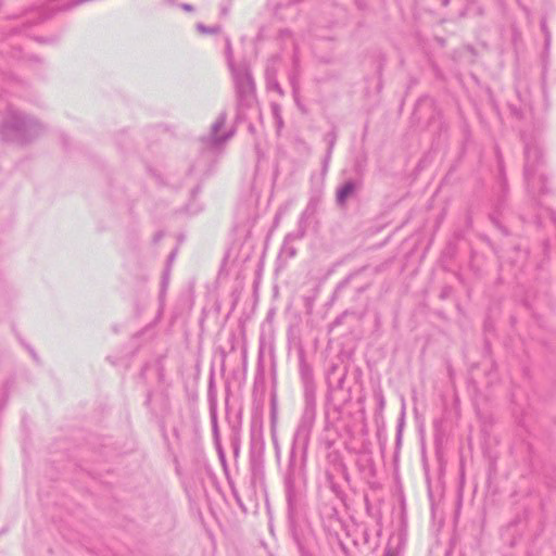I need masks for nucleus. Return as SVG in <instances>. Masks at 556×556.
Here are the masks:
<instances>
[{
    "mask_svg": "<svg viewBox=\"0 0 556 556\" xmlns=\"http://www.w3.org/2000/svg\"><path fill=\"white\" fill-rule=\"evenodd\" d=\"M307 447L299 446L295 442L288 455V463L282 471L287 510L290 515L302 511L305 505L307 477H306Z\"/></svg>",
    "mask_w": 556,
    "mask_h": 556,
    "instance_id": "f257e3e1",
    "label": "nucleus"
},
{
    "mask_svg": "<svg viewBox=\"0 0 556 556\" xmlns=\"http://www.w3.org/2000/svg\"><path fill=\"white\" fill-rule=\"evenodd\" d=\"M45 131V127L36 118L21 111L9 108L0 125L2 140L18 144H25Z\"/></svg>",
    "mask_w": 556,
    "mask_h": 556,
    "instance_id": "f03ea898",
    "label": "nucleus"
},
{
    "mask_svg": "<svg viewBox=\"0 0 556 556\" xmlns=\"http://www.w3.org/2000/svg\"><path fill=\"white\" fill-rule=\"evenodd\" d=\"M525 141V180L530 194H547L551 190L547 186V177L543 170V152L536 140H530L522 136Z\"/></svg>",
    "mask_w": 556,
    "mask_h": 556,
    "instance_id": "7ed1b4c3",
    "label": "nucleus"
},
{
    "mask_svg": "<svg viewBox=\"0 0 556 556\" xmlns=\"http://www.w3.org/2000/svg\"><path fill=\"white\" fill-rule=\"evenodd\" d=\"M237 97L235 123L240 124L248 118V111L258 113L255 97V83L247 65L230 66Z\"/></svg>",
    "mask_w": 556,
    "mask_h": 556,
    "instance_id": "20e7f679",
    "label": "nucleus"
},
{
    "mask_svg": "<svg viewBox=\"0 0 556 556\" xmlns=\"http://www.w3.org/2000/svg\"><path fill=\"white\" fill-rule=\"evenodd\" d=\"M338 505L339 502L334 495L320 492L316 505V515L328 543L330 545L337 543L344 549V543L340 539L343 521L339 515Z\"/></svg>",
    "mask_w": 556,
    "mask_h": 556,
    "instance_id": "39448f33",
    "label": "nucleus"
},
{
    "mask_svg": "<svg viewBox=\"0 0 556 556\" xmlns=\"http://www.w3.org/2000/svg\"><path fill=\"white\" fill-rule=\"evenodd\" d=\"M346 375L348 369L340 367L338 364H331L326 370V416H328L329 407L333 408L336 412H340L342 407L351 401V388H345Z\"/></svg>",
    "mask_w": 556,
    "mask_h": 556,
    "instance_id": "423d86ee",
    "label": "nucleus"
},
{
    "mask_svg": "<svg viewBox=\"0 0 556 556\" xmlns=\"http://www.w3.org/2000/svg\"><path fill=\"white\" fill-rule=\"evenodd\" d=\"M301 511L290 515L287 510L288 523L293 542L300 556H316L315 549L318 541L314 529L309 525H301L298 519Z\"/></svg>",
    "mask_w": 556,
    "mask_h": 556,
    "instance_id": "0eeeda50",
    "label": "nucleus"
},
{
    "mask_svg": "<svg viewBox=\"0 0 556 556\" xmlns=\"http://www.w3.org/2000/svg\"><path fill=\"white\" fill-rule=\"evenodd\" d=\"M227 121V113L225 111L220 112L214 123L211 125L210 132L203 136L200 139L203 153L205 154H214L219 151L225 143L230 140L236 129L231 127L222 132V129L225 128V124Z\"/></svg>",
    "mask_w": 556,
    "mask_h": 556,
    "instance_id": "6e6552de",
    "label": "nucleus"
},
{
    "mask_svg": "<svg viewBox=\"0 0 556 556\" xmlns=\"http://www.w3.org/2000/svg\"><path fill=\"white\" fill-rule=\"evenodd\" d=\"M303 399L304 407L293 442L298 445L300 442L301 446L308 447L311 432L316 420V395H306Z\"/></svg>",
    "mask_w": 556,
    "mask_h": 556,
    "instance_id": "1a4fd4ad",
    "label": "nucleus"
},
{
    "mask_svg": "<svg viewBox=\"0 0 556 556\" xmlns=\"http://www.w3.org/2000/svg\"><path fill=\"white\" fill-rule=\"evenodd\" d=\"M363 164L357 161L355 163V172L357 178H350L340 185L336 191V203L340 207H344L348 200L353 198L363 188Z\"/></svg>",
    "mask_w": 556,
    "mask_h": 556,
    "instance_id": "9d476101",
    "label": "nucleus"
},
{
    "mask_svg": "<svg viewBox=\"0 0 556 556\" xmlns=\"http://www.w3.org/2000/svg\"><path fill=\"white\" fill-rule=\"evenodd\" d=\"M299 375L303 388V396L316 395V387L314 381V372L312 366L306 362L305 352L300 349L299 354Z\"/></svg>",
    "mask_w": 556,
    "mask_h": 556,
    "instance_id": "9b49d317",
    "label": "nucleus"
},
{
    "mask_svg": "<svg viewBox=\"0 0 556 556\" xmlns=\"http://www.w3.org/2000/svg\"><path fill=\"white\" fill-rule=\"evenodd\" d=\"M34 17H36V20L38 22H41V21L48 18L49 14L46 12V9H42V8H39L36 10H30L29 12L26 13V17L22 21L21 25L12 27L11 31L12 33L18 31V33L28 35L27 34L28 24L34 21Z\"/></svg>",
    "mask_w": 556,
    "mask_h": 556,
    "instance_id": "f8f14e48",
    "label": "nucleus"
},
{
    "mask_svg": "<svg viewBox=\"0 0 556 556\" xmlns=\"http://www.w3.org/2000/svg\"><path fill=\"white\" fill-rule=\"evenodd\" d=\"M321 198H323V184L320 186H315L312 188L308 202L302 213H304L307 216H311L312 218H315L318 206L321 202Z\"/></svg>",
    "mask_w": 556,
    "mask_h": 556,
    "instance_id": "ddd939ff",
    "label": "nucleus"
},
{
    "mask_svg": "<svg viewBox=\"0 0 556 556\" xmlns=\"http://www.w3.org/2000/svg\"><path fill=\"white\" fill-rule=\"evenodd\" d=\"M250 471L252 482H261L264 478V462L261 453L252 452L250 455Z\"/></svg>",
    "mask_w": 556,
    "mask_h": 556,
    "instance_id": "4468645a",
    "label": "nucleus"
},
{
    "mask_svg": "<svg viewBox=\"0 0 556 556\" xmlns=\"http://www.w3.org/2000/svg\"><path fill=\"white\" fill-rule=\"evenodd\" d=\"M314 218L301 213L294 231L288 233V239H303Z\"/></svg>",
    "mask_w": 556,
    "mask_h": 556,
    "instance_id": "2eb2a0df",
    "label": "nucleus"
},
{
    "mask_svg": "<svg viewBox=\"0 0 556 556\" xmlns=\"http://www.w3.org/2000/svg\"><path fill=\"white\" fill-rule=\"evenodd\" d=\"M296 239H288V235H286L283 244L281 248V253L285 254L287 257L292 258L296 254V249L292 245V242Z\"/></svg>",
    "mask_w": 556,
    "mask_h": 556,
    "instance_id": "dca6fc26",
    "label": "nucleus"
},
{
    "mask_svg": "<svg viewBox=\"0 0 556 556\" xmlns=\"http://www.w3.org/2000/svg\"><path fill=\"white\" fill-rule=\"evenodd\" d=\"M197 29L201 33V34H205V35H214V34H218L222 29V27L219 25H215V26H206L202 23H198L197 24Z\"/></svg>",
    "mask_w": 556,
    "mask_h": 556,
    "instance_id": "f3484780",
    "label": "nucleus"
},
{
    "mask_svg": "<svg viewBox=\"0 0 556 556\" xmlns=\"http://www.w3.org/2000/svg\"><path fill=\"white\" fill-rule=\"evenodd\" d=\"M492 223L502 230L504 235H509V231L500 222V206H496L494 212L490 215Z\"/></svg>",
    "mask_w": 556,
    "mask_h": 556,
    "instance_id": "a211bd4d",
    "label": "nucleus"
},
{
    "mask_svg": "<svg viewBox=\"0 0 556 556\" xmlns=\"http://www.w3.org/2000/svg\"><path fill=\"white\" fill-rule=\"evenodd\" d=\"M12 36H13V34H10L9 37L4 41L0 42V53L1 54H10L12 58H16L17 56L16 53L8 50V47L12 45L11 43Z\"/></svg>",
    "mask_w": 556,
    "mask_h": 556,
    "instance_id": "6ab92c4d",
    "label": "nucleus"
},
{
    "mask_svg": "<svg viewBox=\"0 0 556 556\" xmlns=\"http://www.w3.org/2000/svg\"><path fill=\"white\" fill-rule=\"evenodd\" d=\"M496 156H497L498 172H500V176H501V184H502L503 190L505 191V189H506V179H505V175H504L503 160H502V156L500 154L498 149H496Z\"/></svg>",
    "mask_w": 556,
    "mask_h": 556,
    "instance_id": "aec40b11",
    "label": "nucleus"
},
{
    "mask_svg": "<svg viewBox=\"0 0 556 556\" xmlns=\"http://www.w3.org/2000/svg\"><path fill=\"white\" fill-rule=\"evenodd\" d=\"M326 140L328 142V149L327 151H331L333 150V147L336 144V140H337V134L336 131H330L329 134L326 135Z\"/></svg>",
    "mask_w": 556,
    "mask_h": 556,
    "instance_id": "412c9836",
    "label": "nucleus"
},
{
    "mask_svg": "<svg viewBox=\"0 0 556 556\" xmlns=\"http://www.w3.org/2000/svg\"><path fill=\"white\" fill-rule=\"evenodd\" d=\"M375 397H376V401H377V404H378V408L380 410H383L384 408V405H386V401H384V396L382 394L381 391H378L375 393Z\"/></svg>",
    "mask_w": 556,
    "mask_h": 556,
    "instance_id": "4be33fe9",
    "label": "nucleus"
},
{
    "mask_svg": "<svg viewBox=\"0 0 556 556\" xmlns=\"http://www.w3.org/2000/svg\"><path fill=\"white\" fill-rule=\"evenodd\" d=\"M352 277H353V274L349 275L345 279H343V280H342V281L337 286V288H336V293H339L342 289H344V288L349 285V282H350V280L352 279Z\"/></svg>",
    "mask_w": 556,
    "mask_h": 556,
    "instance_id": "5701e85b",
    "label": "nucleus"
},
{
    "mask_svg": "<svg viewBox=\"0 0 556 556\" xmlns=\"http://www.w3.org/2000/svg\"><path fill=\"white\" fill-rule=\"evenodd\" d=\"M331 151H327L326 152V155L324 157V161H323V173L325 174L327 170H328V166H329V162H330V159H331Z\"/></svg>",
    "mask_w": 556,
    "mask_h": 556,
    "instance_id": "b1692460",
    "label": "nucleus"
},
{
    "mask_svg": "<svg viewBox=\"0 0 556 556\" xmlns=\"http://www.w3.org/2000/svg\"><path fill=\"white\" fill-rule=\"evenodd\" d=\"M169 267H166L165 270L163 271V277H162V289L165 290L166 289V286L168 283V278H169Z\"/></svg>",
    "mask_w": 556,
    "mask_h": 556,
    "instance_id": "393cba45",
    "label": "nucleus"
},
{
    "mask_svg": "<svg viewBox=\"0 0 556 556\" xmlns=\"http://www.w3.org/2000/svg\"><path fill=\"white\" fill-rule=\"evenodd\" d=\"M541 27H542V30L544 31L545 34V43L548 45L549 43V34L547 33V29H546V22L545 21H542L541 22Z\"/></svg>",
    "mask_w": 556,
    "mask_h": 556,
    "instance_id": "a878e982",
    "label": "nucleus"
},
{
    "mask_svg": "<svg viewBox=\"0 0 556 556\" xmlns=\"http://www.w3.org/2000/svg\"><path fill=\"white\" fill-rule=\"evenodd\" d=\"M327 479H328V481H329V483H330V485H331V491H332L333 493H337V485H336V483L333 482V477H332V475H331L330 472H327Z\"/></svg>",
    "mask_w": 556,
    "mask_h": 556,
    "instance_id": "bb28decb",
    "label": "nucleus"
},
{
    "mask_svg": "<svg viewBox=\"0 0 556 556\" xmlns=\"http://www.w3.org/2000/svg\"><path fill=\"white\" fill-rule=\"evenodd\" d=\"M382 556H400V554L395 549L387 547Z\"/></svg>",
    "mask_w": 556,
    "mask_h": 556,
    "instance_id": "cd10ccee",
    "label": "nucleus"
},
{
    "mask_svg": "<svg viewBox=\"0 0 556 556\" xmlns=\"http://www.w3.org/2000/svg\"><path fill=\"white\" fill-rule=\"evenodd\" d=\"M36 40L39 41V42H42V43H53L58 39L56 38L40 37V38H36Z\"/></svg>",
    "mask_w": 556,
    "mask_h": 556,
    "instance_id": "c85d7f7f",
    "label": "nucleus"
},
{
    "mask_svg": "<svg viewBox=\"0 0 556 556\" xmlns=\"http://www.w3.org/2000/svg\"><path fill=\"white\" fill-rule=\"evenodd\" d=\"M180 8L186 11V12H193L194 11V8L193 5L189 4V3H181L180 4Z\"/></svg>",
    "mask_w": 556,
    "mask_h": 556,
    "instance_id": "c756f323",
    "label": "nucleus"
},
{
    "mask_svg": "<svg viewBox=\"0 0 556 556\" xmlns=\"http://www.w3.org/2000/svg\"><path fill=\"white\" fill-rule=\"evenodd\" d=\"M232 494H233V496H235V498H236L237 504H238L240 507H243L242 501H241V498H240V496H239L238 492H237L235 489H232Z\"/></svg>",
    "mask_w": 556,
    "mask_h": 556,
    "instance_id": "7c9ffc66",
    "label": "nucleus"
},
{
    "mask_svg": "<svg viewBox=\"0 0 556 556\" xmlns=\"http://www.w3.org/2000/svg\"><path fill=\"white\" fill-rule=\"evenodd\" d=\"M263 380H264L263 372L258 371L257 375L255 376L254 386L256 387L257 383L263 382Z\"/></svg>",
    "mask_w": 556,
    "mask_h": 556,
    "instance_id": "2f4dec72",
    "label": "nucleus"
},
{
    "mask_svg": "<svg viewBox=\"0 0 556 556\" xmlns=\"http://www.w3.org/2000/svg\"><path fill=\"white\" fill-rule=\"evenodd\" d=\"M175 256H176V252H172L168 257H167V267L170 266L172 262L175 260Z\"/></svg>",
    "mask_w": 556,
    "mask_h": 556,
    "instance_id": "473e14b6",
    "label": "nucleus"
},
{
    "mask_svg": "<svg viewBox=\"0 0 556 556\" xmlns=\"http://www.w3.org/2000/svg\"><path fill=\"white\" fill-rule=\"evenodd\" d=\"M290 80H291V85H292V88H293V93H294V94H296V92H298V87H296V83H295V77H294V76H292V77L290 78Z\"/></svg>",
    "mask_w": 556,
    "mask_h": 556,
    "instance_id": "72a5a7b5",
    "label": "nucleus"
},
{
    "mask_svg": "<svg viewBox=\"0 0 556 556\" xmlns=\"http://www.w3.org/2000/svg\"><path fill=\"white\" fill-rule=\"evenodd\" d=\"M346 314H348V312H344L341 316L337 317L336 320L333 321V324L340 325Z\"/></svg>",
    "mask_w": 556,
    "mask_h": 556,
    "instance_id": "f704fd0d",
    "label": "nucleus"
},
{
    "mask_svg": "<svg viewBox=\"0 0 556 556\" xmlns=\"http://www.w3.org/2000/svg\"><path fill=\"white\" fill-rule=\"evenodd\" d=\"M213 389H214V380H213V377H211L210 383H208V394L210 395H212Z\"/></svg>",
    "mask_w": 556,
    "mask_h": 556,
    "instance_id": "c9c22d12",
    "label": "nucleus"
},
{
    "mask_svg": "<svg viewBox=\"0 0 556 556\" xmlns=\"http://www.w3.org/2000/svg\"><path fill=\"white\" fill-rule=\"evenodd\" d=\"M213 429L215 432L217 431V422L215 417L213 418Z\"/></svg>",
    "mask_w": 556,
    "mask_h": 556,
    "instance_id": "e433bc0d",
    "label": "nucleus"
},
{
    "mask_svg": "<svg viewBox=\"0 0 556 556\" xmlns=\"http://www.w3.org/2000/svg\"><path fill=\"white\" fill-rule=\"evenodd\" d=\"M151 402V393L149 392L147 395L146 404L149 405Z\"/></svg>",
    "mask_w": 556,
    "mask_h": 556,
    "instance_id": "4c0bfd02",
    "label": "nucleus"
},
{
    "mask_svg": "<svg viewBox=\"0 0 556 556\" xmlns=\"http://www.w3.org/2000/svg\"><path fill=\"white\" fill-rule=\"evenodd\" d=\"M29 352H30L31 356L34 357V359H37V355H36L35 351L33 349H29Z\"/></svg>",
    "mask_w": 556,
    "mask_h": 556,
    "instance_id": "58836bf2",
    "label": "nucleus"
},
{
    "mask_svg": "<svg viewBox=\"0 0 556 556\" xmlns=\"http://www.w3.org/2000/svg\"><path fill=\"white\" fill-rule=\"evenodd\" d=\"M249 130H250V132H254L255 131V128H254V126L252 124L249 125Z\"/></svg>",
    "mask_w": 556,
    "mask_h": 556,
    "instance_id": "ea45409f",
    "label": "nucleus"
},
{
    "mask_svg": "<svg viewBox=\"0 0 556 556\" xmlns=\"http://www.w3.org/2000/svg\"><path fill=\"white\" fill-rule=\"evenodd\" d=\"M441 2H442V4H443L444 7H446V5H448L450 0H441Z\"/></svg>",
    "mask_w": 556,
    "mask_h": 556,
    "instance_id": "a19ab883",
    "label": "nucleus"
},
{
    "mask_svg": "<svg viewBox=\"0 0 556 556\" xmlns=\"http://www.w3.org/2000/svg\"><path fill=\"white\" fill-rule=\"evenodd\" d=\"M276 456H277V458L279 459V457H280V451H279V448H278V447H276Z\"/></svg>",
    "mask_w": 556,
    "mask_h": 556,
    "instance_id": "79ce46f5",
    "label": "nucleus"
},
{
    "mask_svg": "<svg viewBox=\"0 0 556 556\" xmlns=\"http://www.w3.org/2000/svg\"><path fill=\"white\" fill-rule=\"evenodd\" d=\"M271 418H273V421L275 420L276 418V415H275V409L273 408V415H271Z\"/></svg>",
    "mask_w": 556,
    "mask_h": 556,
    "instance_id": "37998d69",
    "label": "nucleus"
},
{
    "mask_svg": "<svg viewBox=\"0 0 556 556\" xmlns=\"http://www.w3.org/2000/svg\"><path fill=\"white\" fill-rule=\"evenodd\" d=\"M161 237H162V235H161V233H157V235L155 236V241H156V240H159Z\"/></svg>",
    "mask_w": 556,
    "mask_h": 556,
    "instance_id": "c03bdc74",
    "label": "nucleus"
},
{
    "mask_svg": "<svg viewBox=\"0 0 556 556\" xmlns=\"http://www.w3.org/2000/svg\"><path fill=\"white\" fill-rule=\"evenodd\" d=\"M63 143H64V146H66V144H67V140H66V138H65V137H63Z\"/></svg>",
    "mask_w": 556,
    "mask_h": 556,
    "instance_id": "a18cd8bd",
    "label": "nucleus"
},
{
    "mask_svg": "<svg viewBox=\"0 0 556 556\" xmlns=\"http://www.w3.org/2000/svg\"><path fill=\"white\" fill-rule=\"evenodd\" d=\"M275 87L279 92L281 91L278 84H276Z\"/></svg>",
    "mask_w": 556,
    "mask_h": 556,
    "instance_id": "49530a36",
    "label": "nucleus"
},
{
    "mask_svg": "<svg viewBox=\"0 0 556 556\" xmlns=\"http://www.w3.org/2000/svg\"><path fill=\"white\" fill-rule=\"evenodd\" d=\"M223 14H227L228 10L227 9H223Z\"/></svg>",
    "mask_w": 556,
    "mask_h": 556,
    "instance_id": "de8ad7c7",
    "label": "nucleus"
},
{
    "mask_svg": "<svg viewBox=\"0 0 556 556\" xmlns=\"http://www.w3.org/2000/svg\"><path fill=\"white\" fill-rule=\"evenodd\" d=\"M4 404H5V401L2 404H0V410L3 408Z\"/></svg>",
    "mask_w": 556,
    "mask_h": 556,
    "instance_id": "09e8293b",
    "label": "nucleus"
},
{
    "mask_svg": "<svg viewBox=\"0 0 556 556\" xmlns=\"http://www.w3.org/2000/svg\"><path fill=\"white\" fill-rule=\"evenodd\" d=\"M400 438H401V430H399L397 440H400Z\"/></svg>",
    "mask_w": 556,
    "mask_h": 556,
    "instance_id": "8fccbe9b",
    "label": "nucleus"
},
{
    "mask_svg": "<svg viewBox=\"0 0 556 556\" xmlns=\"http://www.w3.org/2000/svg\"><path fill=\"white\" fill-rule=\"evenodd\" d=\"M376 323L379 324V316L376 317Z\"/></svg>",
    "mask_w": 556,
    "mask_h": 556,
    "instance_id": "3c124183",
    "label": "nucleus"
},
{
    "mask_svg": "<svg viewBox=\"0 0 556 556\" xmlns=\"http://www.w3.org/2000/svg\"><path fill=\"white\" fill-rule=\"evenodd\" d=\"M168 2L173 3V2H174V0H168Z\"/></svg>",
    "mask_w": 556,
    "mask_h": 556,
    "instance_id": "603ef678",
    "label": "nucleus"
}]
</instances>
